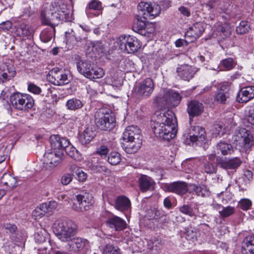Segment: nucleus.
I'll return each instance as SVG.
<instances>
[{
  "instance_id": "20",
  "label": "nucleus",
  "mask_w": 254,
  "mask_h": 254,
  "mask_svg": "<svg viewBox=\"0 0 254 254\" xmlns=\"http://www.w3.org/2000/svg\"><path fill=\"white\" fill-rule=\"evenodd\" d=\"M50 143L52 150L61 151L64 154V148L69 145V140L61 137L59 135H52L50 137Z\"/></svg>"
},
{
  "instance_id": "31",
  "label": "nucleus",
  "mask_w": 254,
  "mask_h": 254,
  "mask_svg": "<svg viewBox=\"0 0 254 254\" xmlns=\"http://www.w3.org/2000/svg\"><path fill=\"white\" fill-rule=\"evenodd\" d=\"M95 135L94 127L92 126H88L80 134L79 141L82 144H88L93 139Z\"/></svg>"
},
{
  "instance_id": "59",
  "label": "nucleus",
  "mask_w": 254,
  "mask_h": 254,
  "mask_svg": "<svg viewBox=\"0 0 254 254\" xmlns=\"http://www.w3.org/2000/svg\"><path fill=\"white\" fill-rule=\"evenodd\" d=\"M72 180V177L71 175L69 174H65L62 177L61 182L63 185H67L71 182Z\"/></svg>"
},
{
  "instance_id": "26",
  "label": "nucleus",
  "mask_w": 254,
  "mask_h": 254,
  "mask_svg": "<svg viewBox=\"0 0 254 254\" xmlns=\"http://www.w3.org/2000/svg\"><path fill=\"white\" fill-rule=\"evenodd\" d=\"M203 104L197 100H191L188 104L187 112L191 117L198 116L203 112Z\"/></svg>"
},
{
  "instance_id": "43",
  "label": "nucleus",
  "mask_w": 254,
  "mask_h": 254,
  "mask_svg": "<svg viewBox=\"0 0 254 254\" xmlns=\"http://www.w3.org/2000/svg\"><path fill=\"white\" fill-rule=\"evenodd\" d=\"M121 161V155L118 152H111L108 156V162L112 165H116L118 164Z\"/></svg>"
},
{
  "instance_id": "40",
  "label": "nucleus",
  "mask_w": 254,
  "mask_h": 254,
  "mask_svg": "<svg viewBox=\"0 0 254 254\" xmlns=\"http://www.w3.org/2000/svg\"><path fill=\"white\" fill-rule=\"evenodd\" d=\"M220 65L221 67H223L224 70H230L232 69L236 65L235 61L229 58L221 61Z\"/></svg>"
},
{
  "instance_id": "28",
  "label": "nucleus",
  "mask_w": 254,
  "mask_h": 254,
  "mask_svg": "<svg viewBox=\"0 0 254 254\" xmlns=\"http://www.w3.org/2000/svg\"><path fill=\"white\" fill-rule=\"evenodd\" d=\"M242 163V161L238 157L231 158H225L219 163L220 167L225 170H236Z\"/></svg>"
},
{
  "instance_id": "61",
  "label": "nucleus",
  "mask_w": 254,
  "mask_h": 254,
  "mask_svg": "<svg viewBox=\"0 0 254 254\" xmlns=\"http://www.w3.org/2000/svg\"><path fill=\"white\" fill-rule=\"evenodd\" d=\"M247 119L250 124L254 126V106L249 110Z\"/></svg>"
},
{
  "instance_id": "15",
  "label": "nucleus",
  "mask_w": 254,
  "mask_h": 254,
  "mask_svg": "<svg viewBox=\"0 0 254 254\" xmlns=\"http://www.w3.org/2000/svg\"><path fill=\"white\" fill-rule=\"evenodd\" d=\"M199 70V68L192 65L184 64L177 68V75L183 80L190 81Z\"/></svg>"
},
{
  "instance_id": "55",
  "label": "nucleus",
  "mask_w": 254,
  "mask_h": 254,
  "mask_svg": "<svg viewBox=\"0 0 254 254\" xmlns=\"http://www.w3.org/2000/svg\"><path fill=\"white\" fill-rule=\"evenodd\" d=\"M72 167L73 169L77 168L76 170H75V173L77 175L78 180L82 182L84 181L86 179V174L82 170L79 168H77L75 165H73Z\"/></svg>"
},
{
  "instance_id": "37",
  "label": "nucleus",
  "mask_w": 254,
  "mask_h": 254,
  "mask_svg": "<svg viewBox=\"0 0 254 254\" xmlns=\"http://www.w3.org/2000/svg\"><path fill=\"white\" fill-rule=\"evenodd\" d=\"M66 106L67 109L74 110L81 108L83 106V104L78 99L72 98L66 102Z\"/></svg>"
},
{
  "instance_id": "11",
  "label": "nucleus",
  "mask_w": 254,
  "mask_h": 254,
  "mask_svg": "<svg viewBox=\"0 0 254 254\" xmlns=\"http://www.w3.org/2000/svg\"><path fill=\"white\" fill-rule=\"evenodd\" d=\"M47 78L52 84L59 86L67 84L71 80V76L68 71L58 68L51 70Z\"/></svg>"
},
{
  "instance_id": "42",
  "label": "nucleus",
  "mask_w": 254,
  "mask_h": 254,
  "mask_svg": "<svg viewBox=\"0 0 254 254\" xmlns=\"http://www.w3.org/2000/svg\"><path fill=\"white\" fill-rule=\"evenodd\" d=\"M212 133L213 136L215 137L222 136L224 133V128L222 125L220 124H214L212 128Z\"/></svg>"
},
{
  "instance_id": "10",
  "label": "nucleus",
  "mask_w": 254,
  "mask_h": 254,
  "mask_svg": "<svg viewBox=\"0 0 254 254\" xmlns=\"http://www.w3.org/2000/svg\"><path fill=\"white\" fill-rule=\"evenodd\" d=\"M154 89V83L150 78H147L135 87L134 94L138 99H146L149 97Z\"/></svg>"
},
{
  "instance_id": "27",
  "label": "nucleus",
  "mask_w": 254,
  "mask_h": 254,
  "mask_svg": "<svg viewBox=\"0 0 254 254\" xmlns=\"http://www.w3.org/2000/svg\"><path fill=\"white\" fill-rule=\"evenodd\" d=\"M17 181L15 177L9 173H4L0 179V187L7 190H11L17 185Z\"/></svg>"
},
{
  "instance_id": "1",
  "label": "nucleus",
  "mask_w": 254,
  "mask_h": 254,
  "mask_svg": "<svg viewBox=\"0 0 254 254\" xmlns=\"http://www.w3.org/2000/svg\"><path fill=\"white\" fill-rule=\"evenodd\" d=\"M152 126L155 135L164 140L173 138L177 132V120L171 110L158 115L157 121Z\"/></svg>"
},
{
  "instance_id": "58",
  "label": "nucleus",
  "mask_w": 254,
  "mask_h": 254,
  "mask_svg": "<svg viewBox=\"0 0 254 254\" xmlns=\"http://www.w3.org/2000/svg\"><path fill=\"white\" fill-rule=\"evenodd\" d=\"M2 228L4 229V231L6 233H13L15 232L17 229V227L15 225L10 224V223H6L4 224L2 227Z\"/></svg>"
},
{
  "instance_id": "12",
  "label": "nucleus",
  "mask_w": 254,
  "mask_h": 254,
  "mask_svg": "<svg viewBox=\"0 0 254 254\" xmlns=\"http://www.w3.org/2000/svg\"><path fill=\"white\" fill-rule=\"evenodd\" d=\"M64 154L61 151L52 150L46 152L43 159V167L51 169L58 165L64 159Z\"/></svg>"
},
{
  "instance_id": "39",
  "label": "nucleus",
  "mask_w": 254,
  "mask_h": 254,
  "mask_svg": "<svg viewBox=\"0 0 254 254\" xmlns=\"http://www.w3.org/2000/svg\"><path fill=\"white\" fill-rule=\"evenodd\" d=\"M90 63L83 60L79 61L77 63V68L78 71L85 77H86L89 71H87V68L89 67Z\"/></svg>"
},
{
  "instance_id": "52",
  "label": "nucleus",
  "mask_w": 254,
  "mask_h": 254,
  "mask_svg": "<svg viewBox=\"0 0 254 254\" xmlns=\"http://www.w3.org/2000/svg\"><path fill=\"white\" fill-rule=\"evenodd\" d=\"M88 7L90 9L95 10H101L103 9L102 2L98 0H92L88 3Z\"/></svg>"
},
{
  "instance_id": "29",
  "label": "nucleus",
  "mask_w": 254,
  "mask_h": 254,
  "mask_svg": "<svg viewBox=\"0 0 254 254\" xmlns=\"http://www.w3.org/2000/svg\"><path fill=\"white\" fill-rule=\"evenodd\" d=\"M189 191L201 197H206L210 195L208 188L204 185H197L191 184L189 185Z\"/></svg>"
},
{
  "instance_id": "35",
  "label": "nucleus",
  "mask_w": 254,
  "mask_h": 254,
  "mask_svg": "<svg viewBox=\"0 0 254 254\" xmlns=\"http://www.w3.org/2000/svg\"><path fill=\"white\" fill-rule=\"evenodd\" d=\"M151 25H152V23L148 21L146 17H138L134 23L133 28L139 31L148 28Z\"/></svg>"
},
{
  "instance_id": "25",
  "label": "nucleus",
  "mask_w": 254,
  "mask_h": 254,
  "mask_svg": "<svg viewBox=\"0 0 254 254\" xmlns=\"http://www.w3.org/2000/svg\"><path fill=\"white\" fill-rule=\"evenodd\" d=\"M68 250L70 252H77L82 250L88 244L86 240L81 238L73 237L70 242H67Z\"/></svg>"
},
{
  "instance_id": "57",
  "label": "nucleus",
  "mask_w": 254,
  "mask_h": 254,
  "mask_svg": "<svg viewBox=\"0 0 254 254\" xmlns=\"http://www.w3.org/2000/svg\"><path fill=\"white\" fill-rule=\"evenodd\" d=\"M109 152L108 148L104 145L100 146L98 147L96 150V153L100 155L101 157H105Z\"/></svg>"
},
{
  "instance_id": "60",
  "label": "nucleus",
  "mask_w": 254,
  "mask_h": 254,
  "mask_svg": "<svg viewBox=\"0 0 254 254\" xmlns=\"http://www.w3.org/2000/svg\"><path fill=\"white\" fill-rule=\"evenodd\" d=\"M104 73V71L102 68L97 66L94 67V79L102 77Z\"/></svg>"
},
{
  "instance_id": "56",
  "label": "nucleus",
  "mask_w": 254,
  "mask_h": 254,
  "mask_svg": "<svg viewBox=\"0 0 254 254\" xmlns=\"http://www.w3.org/2000/svg\"><path fill=\"white\" fill-rule=\"evenodd\" d=\"M28 90L33 94H39L42 90L41 88L32 83H29L28 85Z\"/></svg>"
},
{
  "instance_id": "23",
  "label": "nucleus",
  "mask_w": 254,
  "mask_h": 254,
  "mask_svg": "<svg viewBox=\"0 0 254 254\" xmlns=\"http://www.w3.org/2000/svg\"><path fill=\"white\" fill-rule=\"evenodd\" d=\"M140 190L144 192L148 190H153L155 186V182L150 177L141 175L138 180Z\"/></svg>"
},
{
  "instance_id": "21",
  "label": "nucleus",
  "mask_w": 254,
  "mask_h": 254,
  "mask_svg": "<svg viewBox=\"0 0 254 254\" xmlns=\"http://www.w3.org/2000/svg\"><path fill=\"white\" fill-rule=\"evenodd\" d=\"M106 226L115 231H122L127 228V224L122 218L112 215L110 216L106 221Z\"/></svg>"
},
{
  "instance_id": "49",
  "label": "nucleus",
  "mask_w": 254,
  "mask_h": 254,
  "mask_svg": "<svg viewBox=\"0 0 254 254\" xmlns=\"http://www.w3.org/2000/svg\"><path fill=\"white\" fill-rule=\"evenodd\" d=\"M53 32L52 30H44L40 34L41 40L45 43L49 42L52 37Z\"/></svg>"
},
{
  "instance_id": "3",
  "label": "nucleus",
  "mask_w": 254,
  "mask_h": 254,
  "mask_svg": "<svg viewBox=\"0 0 254 254\" xmlns=\"http://www.w3.org/2000/svg\"><path fill=\"white\" fill-rule=\"evenodd\" d=\"M54 232L61 241L70 242L76 233V226L70 220L58 221L54 224Z\"/></svg>"
},
{
  "instance_id": "4",
  "label": "nucleus",
  "mask_w": 254,
  "mask_h": 254,
  "mask_svg": "<svg viewBox=\"0 0 254 254\" xmlns=\"http://www.w3.org/2000/svg\"><path fill=\"white\" fill-rule=\"evenodd\" d=\"M95 120L99 128L103 130H110L115 126V116L108 108L98 109L95 114Z\"/></svg>"
},
{
  "instance_id": "9",
  "label": "nucleus",
  "mask_w": 254,
  "mask_h": 254,
  "mask_svg": "<svg viewBox=\"0 0 254 254\" xmlns=\"http://www.w3.org/2000/svg\"><path fill=\"white\" fill-rule=\"evenodd\" d=\"M72 205V209L77 212H83L88 210L92 206L94 200L91 194L85 191H81L76 195Z\"/></svg>"
},
{
  "instance_id": "50",
  "label": "nucleus",
  "mask_w": 254,
  "mask_h": 254,
  "mask_svg": "<svg viewBox=\"0 0 254 254\" xmlns=\"http://www.w3.org/2000/svg\"><path fill=\"white\" fill-rule=\"evenodd\" d=\"M103 254H120L119 249L113 245H108L103 250Z\"/></svg>"
},
{
  "instance_id": "34",
  "label": "nucleus",
  "mask_w": 254,
  "mask_h": 254,
  "mask_svg": "<svg viewBox=\"0 0 254 254\" xmlns=\"http://www.w3.org/2000/svg\"><path fill=\"white\" fill-rule=\"evenodd\" d=\"M216 149L223 155H230L234 152V148L230 143L222 141L217 143Z\"/></svg>"
},
{
  "instance_id": "30",
  "label": "nucleus",
  "mask_w": 254,
  "mask_h": 254,
  "mask_svg": "<svg viewBox=\"0 0 254 254\" xmlns=\"http://www.w3.org/2000/svg\"><path fill=\"white\" fill-rule=\"evenodd\" d=\"M241 252L242 254H254V236L249 235L244 239Z\"/></svg>"
},
{
  "instance_id": "22",
  "label": "nucleus",
  "mask_w": 254,
  "mask_h": 254,
  "mask_svg": "<svg viewBox=\"0 0 254 254\" xmlns=\"http://www.w3.org/2000/svg\"><path fill=\"white\" fill-rule=\"evenodd\" d=\"M254 98V86L243 87L238 93L237 100L240 103H247Z\"/></svg>"
},
{
  "instance_id": "13",
  "label": "nucleus",
  "mask_w": 254,
  "mask_h": 254,
  "mask_svg": "<svg viewBox=\"0 0 254 254\" xmlns=\"http://www.w3.org/2000/svg\"><path fill=\"white\" fill-rule=\"evenodd\" d=\"M234 137V140L246 149H249L254 145L252 135L244 128H240L238 131H236Z\"/></svg>"
},
{
  "instance_id": "5",
  "label": "nucleus",
  "mask_w": 254,
  "mask_h": 254,
  "mask_svg": "<svg viewBox=\"0 0 254 254\" xmlns=\"http://www.w3.org/2000/svg\"><path fill=\"white\" fill-rule=\"evenodd\" d=\"M181 98L180 94L173 90H164L159 96L156 97L155 102L161 108H169L177 106Z\"/></svg>"
},
{
  "instance_id": "45",
  "label": "nucleus",
  "mask_w": 254,
  "mask_h": 254,
  "mask_svg": "<svg viewBox=\"0 0 254 254\" xmlns=\"http://www.w3.org/2000/svg\"><path fill=\"white\" fill-rule=\"evenodd\" d=\"M235 212V208L232 206L222 207V210H219V213L223 218H226L233 214Z\"/></svg>"
},
{
  "instance_id": "44",
  "label": "nucleus",
  "mask_w": 254,
  "mask_h": 254,
  "mask_svg": "<svg viewBox=\"0 0 254 254\" xmlns=\"http://www.w3.org/2000/svg\"><path fill=\"white\" fill-rule=\"evenodd\" d=\"M106 82L107 84L111 85L114 87H119L122 86V81L117 77L108 76L106 78Z\"/></svg>"
},
{
  "instance_id": "8",
  "label": "nucleus",
  "mask_w": 254,
  "mask_h": 254,
  "mask_svg": "<svg viewBox=\"0 0 254 254\" xmlns=\"http://www.w3.org/2000/svg\"><path fill=\"white\" fill-rule=\"evenodd\" d=\"M10 101L14 108L22 111H27L31 109L34 103L30 95L20 93H13L10 97Z\"/></svg>"
},
{
  "instance_id": "2",
  "label": "nucleus",
  "mask_w": 254,
  "mask_h": 254,
  "mask_svg": "<svg viewBox=\"0 0 254 254\" xmlns=\"http://www.w3.org/2000/svg\"><path fill=\"white\" fill-rule=\"evenodd\" d=\"M141 130L137 127L130 126L127 127L123 133V148L127 153L136 152L141 147L142 138Z\"/></svg>"
},
{
  "instance_id": "38",
  "label": "nucleus",
  "mask_w": 254,
  "mask_h": 254,
  "mask_svg": "<svg viewBox=\"0 0 254 254\" xmlns=\"http://www.w3.org/2000/svg\"><path fill=\"white\" fill-rule=\"evenodd\" d=\"M64 151L69 157L75 160L79 161L81 159V156L79 153L76 149L72 146H69V145L67 147H65L64 148Z\"/></svg>"
},
{
  "instance_id": "41",
  "label": "nucleus",
  "mask_w": 254,
  "mask_h": 254,
  "mask_svg": "<svg viewBox=\"0 0 254 254\" xmlns=\"http://www.w3.org/2000/svg\"><path fill=\"white\" fill-rule=\"evenodd\" d=\"M53 18H49V17H42L41 21L43 24L46 25H49L53 28L54 31L55 30V26L59 24V19L60 17H53Z\"/></svg>"
},
{
  "instance_id": "32",
  "label": "nucleus",
  "mask_w": 254,
  "mask_h": 254,
  "mask_svg": "<svg viewBox=\"0 0 254 254\" xmlns=\"http://www.w3.org/2000/svg\"><path fill=\"white\" fill-rule=\"evenodd\" d=\"M130 206L129 199L125 196L121 195L117 197L115 201V208L120 211L128 209Z\"/></svg>"
},
{
  "instance_id": "36",
  "label": "nucleus",
  "mask_w": 254,
  "mask_h": 254,
  "mask_svg": "<svg viewBox=\"0 0 254 254\" xmlns=\"http://www.w3.org/2000/svg\"><path fill=\"white\" fill-rule=\"evenodd\" d=\"M164 212L161 209L153 207L147 211L146 215L148 219L157 221L163 215Z\"/></svg>"
},
{
  "instance_id": "53",
  "label": "nucleus",
  "mask_w": 254,
  "mask_h": 254,
  "mask_svg": "<svg viewBox=\"0 0 254 254\" xmlns=\"http://www.w3.org/2000/svg\"><path fill=\"white\" fill-rule=\"evenodd\" d=\"M252 204V201L247 198L242 199L239 202L240 207L243 210H247L250 209Z\"/></svg>"
},
{
  "instance_id": "62",
  "label": "nucleus",
  "mask_w": 254,
  "mask_h": 254,
  "mask_svg": "<svg viewBox=\"0 0 254 254\" xmlns=\"http://www.w3.org/2000/svg\"><path fill=\"white\" fill-rule=\"evenodd\" d=\"M35 242L38 243H42L46 241V238L41 232H38L34 234Z\"/></svg>"
},
{
  "instance_id": "17",
  "label": "nucleus",
  "mask_w": 254,
  "mask_h": 254,
  "mask_svg": "<svg viewBox=\"0 0 254 254\" xmlns=\"http://www.w3.org/2000/svg\"><path fill=\"white\" fill-rule=\"evenodd\" d=\"M57 206V203L55 201H51L41 204L37 206L32 212V216L35 219L42 218L46 213L51 212L55 209Z\"/></svg>"
},
{
  "instance_id": "33",
  "label": "nucleus",
  "mask_w": 254,
  "mask_h": 254,
  "mask_svg": "<svg viewBox=\"0 0 254 254\" xmlns=\"http://www.w3.org/2000/svg\"><path fill=\"white\" fill-rule=\"evenodd\" d=\"M15 34L18 37L28 38L32 33V30L30 27L24 23L15 26Z\"/></svg>"
},
{
  "instance_id": "64",
  "label": "nucleus",
  "mask_w": 254,
  "mask_h": 254,
  "mask_svg": "<svg viewBox=\"0 0 254 254\" xmlns=\"http://www.w3.org/2000/svg\"><path fill=\"white\" fill-rule=\"evenodd\" d=\"M12 24L10 21H6L0 24V29L3 30H8L12 27Z\"/></svg>"
},
{
  "instance_id": "6",
  "label": "nucleus",
  "mask_w": 254,
  "mask_h": 254,
  "mask_svg": "<svg viewBox=\"0 0 254 254\" xmlns=\"http://www.w3.org/2000/svg\"><path fill=\"white\" fill-rule=\"evenodd\" d=\"M70 3L68 5L64 3H61L58 5L56 2L52 3L45 7L44 10L42 11L41 16H52L56 14L59 16H72L73 10L71 0Z\"/></svg>"
},
{
  "instance_id": "47",
  "label": "nucleus",
  "mask_w": 254,
  "mask_h": 254,
  "mask_svg": "<svg viewBox=\"0 0 254 254\" xmlns=\"http://www.w3.org/2000/svg\"><path fill=\"white\" fill-rule=\"evenodd\" d=\"M190 28L199 37L201 35L204 30V24L201 22H197L194 24Z\"/></svg>"
},
{
  "instance_id": "54",
  "label": "nucleus",
  "mask_w": 254,
  "mask_h": 254,
  "mask_svg": "<svg viewBox=\"0 0 254 254\" xmlns=\"http://www.w3.org/2000/svg\"><path fill=\"white\" fill-rule=\"evenodd\" d=\"M228 98V96L226 95V93L224 92H218L215 97V101H217L220 103H225L226 100Z\"/></svg>"
},
{
  "instance_id": "24",
  "label": "nucleus",
  "mask_w": 254,
  "mask_h": 254,
  "mask_svg": "<svg viewBox=\"0 0 254 254\" xmlns=\"http://www.w3.org/2000/svg\"><path fill=\"white\" fill-rule=\"evenodd\" d=\"M179 211L191 217L202 218L205 215V213L199 210V207L197 205L193 208L188 204H185L179 207Z\"/></svg>"
},
{
  "instance_id": "7",
  "label": "nucleus",
  "mask_w": 254,
  "mask_h": 254,
  "mask_svg": "<svg viewBox=\"0 0 254 254\" xmlns=\"http://www.w3.org/2000/svg\"><path fill=\"white\" fill-rule=\"evenodd\" d=\"M119 48L124 53L133 54L141 48L140 41L134 36L121 35L117 39Z\"/></svg>"
},
{
  "instance_id": "18",
  "label": "nucleus",
  "mask_w": 254,
  "mask_h": 254,
  "mask_svg": "<svg viewBox=\"0 0 254 254\" xmlns=\"http://www.w3.org/2000/svg\"><path fill=\"white\" fill-rule=\"evenodd\" d=\"M206 132L204 128L199 126L192 127L190 131V139L193 143L201 145L205 141Z\"/></svg>"
},
{
  "instance_id": "14",
  "label": "nucleus",
  "mask_w": 254,
  "mask_h": 254,
  "mask_svg": "<svg viewBox=\"0 0 254 254\" xmlns=\"http://www.w3.org/2000/svg\"><path fill=\"white\" fill-rule=\"evenodd\" d=\"M16 75V70L13 64L5 62L0 64V83L11 80Z\"/></svg>"
},
{
  "instance_id": "46",
  "label": "nucleus",
  "mask_w": 254,
  "mask_h": 254,
  "mask_svg": "<svg viewBox=\"0 0 254 254\" xmlns=\"http://www.w3.org/2000/svg\"><path fill=\"white\" fill-rule=\"evenodd\" d=\"M185 36L187 42L188 43L193 42L199 37V36L194 33L190 28L186 32Z\"/></svg>"
},
{
  "instance_id": "19",
  "label": "nucleus",
  "mask_w": 254,
  "mask_h": 254,
  "mask_svg": "<svg viewBox=\"0 0 254 254\" xmlns=\"http://www.w3.org/2000/svg\"><path fill=\"white\" fill-rule=\"evenodd\" d=\"M137 9L140 15L149 14V16H158L161 11V7L159 5L154 4L152 6L149 3L143 1L138 4Z\"/></svg>"
},
{
  "instance_id": "16",
  "label": "nucleus",
  "mask_w": 254,
  "mask_h": 254,
  "mask_svg": "<svg viewBox=\"0 0 254 254\" xmlns=\"http://www.w3.org/2000/svg\"><path fill=\"white\" fill-rule=\"evenodd\" d=\"M164 189L166 191L175 193L179 195H183L188 190V185L183 181L174 182L164 185Z\"/></svg>"
},
{
  "instance_id": "51",
  "label": "nucleus",
  "mask_w": 254,
  "mask_h": 254,
  "mask_svg": "<svg viewBox=\"0 0 254 254\" xmlns=\"http://www.w3.org/2000/svg\"><path fill=\"white\" fill-rule=\"evenodd\" d=\"M8 155L6 147L3 144H0V164L3 162Z\"/></svg>"
},
{
  "instance_id": "63",
  "label": "nucleus",
  "mask_w": 254,
  "mask_h": 254,
  "mask_svg": "<svg viewBox=\"0 0 254 254\" xmlns=\"http://www.w3.org/2000/svg\"><path fill=\"white\" fill-rule=\"evenodd\" d=\"M204 170L206 173H213L215 172V168L212 163L208 162L205 164Z\"/></svg>"
},
{
  "instance_id": "48",
  "label": "nucleus",
  "mask_w": 254,
  "mask_h": 254,
  "mask_svg": "<svg viewBox=\"0 0 254 254\" xmlns=\"http://www.w3.org/2000/svg\"><path fill=\"white\" fill-rule=\"evenodd\" d=\"M249 28L248 23L245 21H242L239 26L236 27V32L238 34H243L246 33Z\"/></svg>"
}]
</instances>
